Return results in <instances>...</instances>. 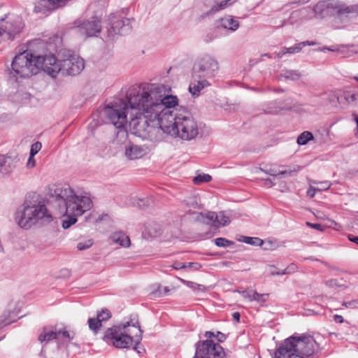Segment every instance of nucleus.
<instances>
[{"instance_id": "4", "label": "nucleus", "mask_w": 358, "mask_h": 358, "mask_svg": "<svg viewBox=\"0 0 358 358\" xmlns=\"http://www.w3.org/2000/svg\"><path fill=\"white\" fill-rule=\"evenodd\" d=\"M318 345L313 336H292L275 352V358H315Z\"/></svg>"}, {"instance_id": "49", "label": "nucleus", "mask_w": 358, "mask_h": 358, "mask_svg": "<svg viewBox=\"0 0 358 358\" xmlns=\"http://www.w3.org/2000/svg\"><path fill=\"white\" fill-rule=\"evenodd\" d=\"M307 224L310 226V227L315 229L319 231H323L324 230V226L321 224H313L310 222H307Z\"/></svg>"}, {"instance_id": "43", "label": "nucleus", "mask_w": 358, "mask_h": 358, "mask_svg": "<svg viewBox=\"0 0 358 358\" xmlns=\"http://www.w3.org/2000/svg\"><path fill=\"white\" fill-rule=\"evenodd\" d=\"M253 290H243V291H238V292L241 294V296L248 300L249 301H252V292Z\"/></svg>"}, {"instance_id": "62", "label": "nucleus", "mask_w": 358, "mask_h": 358, "mask_svg": "<svg viewBox=\"0 0 358 358\" xmlns=\"http://www.w3.org/2000/svg\"><path fill=\"white\" fill-rule=\"evenodd\" d=\"M4 31H5V30L3 29L2 28H1V29H0V34H2V32H4Z\"/></svg>"}, {"instance_id": "7", "label": "nucleus", "mask_w": 358, "mask_h": 358, "mask_svg": "<svg viewBox=\"0 0 358 358\" xmlns=\"http://www.w3.org/2000/svg\"><path fill=\"white\" fill-rule=\"evenodd\" d=\"M143 331L141 329L138 322H127L119 326L108 328L103 337V340L108 344L113 345L117 348H127L134 342L136 345L142 340Z\"/></svg>"}, {"instance_id": "8", "label": "nucleus", "mask_w": 358, "mask_h": 358, "mask_svg": "<svg viewBox=\"0 0 358 358\" xmlns=\"http://www.w3.org/2000/svg\"><path fill=\"white\" fill-rule=\"evenodd\" d=\"M144 84L134 85L129 89L127 93V103L121 99H115L104 108V115L116 128L124 129L127 123H129V127H130L131 119L135 118L140 113L141 111L138 109L131 108L129 101V93L134 87L141 86ZM129 129L135 134L133 129L131 127Z\"/></svg>"}, {"instance_id": "44", "label": "nucleus", "mask_w": 358, "mask_h": 358, "mask_svg": "<svg viewBox=\"0 0 358 358\" xmlns=\"http://www.w3.org/2000/svg\"><path fill=\"white\" fill-rule=\"evenodd\" d=\"M346 308H358V300H352L343 303Z\"/></svg>"}, {"instance_id": "25", "label": "nucleus", "mask_w": 358, "mask_h": 358, "mask_svg": "<svg viewBox=\"0 0 358 358\" xmlns=\"http://www.w3.org/2000/svg\"><path fill=\"white\" fill-rule=\"evenodd\" d=\"M217 213L212 211H208L206 213H199L196 214V220L198 221H204V219H207L208 222H207V224H210L213 222V225L215 226L216 219H217Z\"/></svg>"}, {"instance_id": "59", "label": "nucleus", "mask_w": 358, "mask_h": 358, "mask_svg": "<svg viewBox=\"0 0 358 358\" xmlns=\"http://www.w3.org/2000/svg\"><path fill=\"white\" fill-rule=\"evenodd\" d=\"M22 28V23L20 22L17 28L14 29L12 31L14 33H17L20 31V29Z\"/></svg>"}, {"instance_id": "52", "label": "nucleus", "mask_w": 358, "mask_h": 358, "mask_svg": "<svg viewBox=\"0 0 358 358\" xmlns=\"http://www.w3.org/2000/svg\"><path fill=\"white\" fill-rule=\"evenodd\" d=\"M187 268H192L194 270H199L201 266L199 263L197 262H189L187 264Z\"/></svg>"}, {"instance_id": "11", "label": "nucleus", "mask_w": 358, "mask_h": 358, "mask_svg": "<svg viewBox=\"0 0 358 358\" xmlns=\"http://www.w3.org/2000/svg\"><path fill=\"white\" fill-rule=\"evenodd\" d=\"M224 356L223 348L207 339L197 343L194 358H222Z\"/></svg>"}, {"instance_id": "14", "label": "nucleus", "mask_w": 358, "mask_h": 358, "mask_svg": "<svg viewBox=\"0 0 358 358\" xmlns=\"http://www.w3.org/2000/svg\"><path fill=\"white\" fill-rule=\"evenodd\" d=\"M18 310L15 308V303L10 302L6 311L0 316V327L8 325L15 321L17 317Z\"/></svg>"}, {"instance_id": "34", "label": "nucleus", "mask_w": 358, "mask_h": 358, "mask_svg": "<svg viewBox=\"0 0 358 358\" xmlns=\"http://www.w3.org/2000/svg\"><path fill=\"white\" fill-rule=\"evenodd\" d=\"M146 231L148 235L151 237H157L161 234L160 227L156 224H150L146 227Z\"/></svg>"}, {"instance_id": "40", "label": "nucleus", "mask_w": 358, "mask_h": 358, "mask_svg": "<svg viewBox=\"0 0 358 358\" xmlns=\"http://www.w3.org/2000/svg\"><path fill=\"white\" fill-rule=\"evenodd\" d=\"M212 179V177L209 174L199 175L194 178L193 181L194 184H200L203 182H209Z\"/></svg>"}, {"instance_id": "56", "label": "nucleus", "mask_w": 358, "mask_h": 358, "mask_svg": "<svg viewBox=\"0 0 358 358\" xmlns=\"http://www.w3.org/2000/svg\"><path fill=\"white\" fill-rule=\"evenodd\" d=\"M348 238L350 241L355 243L358 245V236H355L353 235H349Z\"/></svg>"}, {"instance_id": "16", "label": "nucleus", "mask_w": 358, "mask_h": 358, "mask_svg": "<svg viewBox=\"0 0 358 358\" xmlns=\"http://www.w3.org/2000/svg\"><path fill=\"white\" fill-rule=\"evenodd\" d=\"M317 43L314 41H303L297 44H295L294 46H292L290 48H283L282 50L278 53H274L273 57H271V58H281L282 56L285 54H294L296 52H299L303 47L306 45H315Z\"/></svg>"}, {"instance_id": "21", "label": "nucleus", "mask_w": 358, "mask_h": 358, "mask_svg": "<svg viewBox=\"0 0 358 358\" xmlns=\"http://www.w3.org/2000/svg\"><path fill=\"white\" fill-rule=\"evenodd\" d=\"M144 154V150L141 147L136 145H131L125 148V155L131 160L141 158Z\"/></svg>"}, {"instance_id": "24", "label": "nucleus", "mask_w": 358, "mask_h": 358, "mask_svg": "<svg viewBox=\"0 0 358 358\" xmlns=\"http://www.w3.org/2000/svg\"><path fill=\"white\" fill-rule=\"evenodd\" d=\"M338 9L340 13H356L358 14V4L346 6L344 3H336L334 4Z\"/></svg>"}, {"instance_id": "20", "label": "nucleus", "mask_w": 358, "mask_h": 358, "mask_svg": "<svg viewBox=\"0 0 358 358\" xmlns=\"http://www.w3.org/2000/svg\"><path fill=\"white\" fill-rule=\"evenodd\" d=\"M110 240L113 243H116L120 246L127 248L130 245V239L122 231H116L110 236Z\"/></svg>"}, {"instance_id": "29", "label": "nucleus", "mask_w": 358, "mask_h": 358, "mask_svg": "<svg viewBox=\"0 0 358 358\" xmlns=\"http://www.w3.org/2000/svg\"><path fill=\"white\" fill-rule=\"evenodd\" d=\"M215 227L226 226L230 223L229 217L227 216L224 212H219L217 215Z\"/></svg>"}, {"instance_id": "1", "label": "nucleus", "mask_w": 358, "mask_h": 358, "mask_svg": "<svg viewBox=\"0 0 358 358\" xmlns=\"http://www.w3.org/2000/svg\"><path fill=\"white\" fill-rule=\"evenodd\" d=\"M129 101L140 113L131 119L130 127L136 136L151 138L162 131L182 141L195 139L201 125L189 111L178 107L176 96L166 95L162 85L144 84L130 90Z\"/></svg>"}, {"instance_id": "2", "label": "nucleus", "mask_w": 358, "mask_h": 358, "mask_svg": "<svg viewBox=\"0 0 358 358\" xmlns=\"http://www.w3.org/2000/svg\"><path fill=\"white\" fill-rule=\"evenodd\" d=\"M61 213H64L66 219L62 221L64 229L69 228L77 221L76 217L82 215L92 206V201L89 196H77L68 185L57 186L52 194Z\"/></svg>"}, {"instance_id": "9", "label": "nucleus", "mask_w": 358, "mask_h": 358, "mask_svg": "<svg viewBox=\"0 0 358 358\" xmlns=\"http://www.w3.org/2000/svg\"><path fill=\"white\" fill-rule=\"evenodd\" d=\"M45 57H34L31 52L24 51L16 55L12 62V71L14 76L29 78L36 74L40 68L45 71Z\"/></svg>"}, {"instance_id": "41", "label": "nucleus", "mask_w": 358, "mask_h": 358, "mask_svg": "<svg viewBox=\"0 0 358 358\" xmlns=\"http://www.w3.org/2000/svg\"><path fill=\"white\" fill-rule=\"evenodd\" d=\"M93 245V241L89 239L85 242H80L77 244V249L78 250H85L90 248Z\"/></svg>"}, {"instance_id": "6", "label": "nucleus", "mask_w": 358, "mask_h": 358, "mask_svg": "<svg viewBox=\"0 0 358 358\" xmlns=\"http://www.w3.org/2000/svg\"><path fill=\"white\" fill-rule=\"evenodd\" d=\"M60 58L54 55H46L45 72L55 78L58 73L63 76H76L84 69V60L70 50H63L59 53Z\"/></svg>"}, {"instance_id": "32", "label": "nucleus", "mask_w": 358, "mask_h": 358, "mask_svg": "<svg viewBox=\"0 0 358 358\" xmlns=\"http://www.w3.org/2000/svg\"><path fill=\"white\" fill-rule=\"evenodd\" d=\"M298 266L295 264H290L285 269L282 270L280 272H272V275H288L296 272Z\"/></svg>"}, {"instance_id": "64", "label": "nucleus", "mask_w": 358, "mask_h": 358, "mask_svg": "<svg viewBox=\"0 0 358 358\" xmlns=\"http://www.w3.org/2000/svg\"><path fill=\"white\" fill-rule=\"evenodd\" d=\"M264 56L269 57L268 54H264Z\"/></svg>"}, {"instance_id": "47", "label": "nucleus", "mask_w": 358, "mask_h": 358, "mask_svg": "<svg viewBox=\"0 0 358 358\" xmlns=\"http://www.w3.org/2000/svg\"><path fill=\"white\" fill-rule=\"evenodd\" d=\"M187 205L189 206H192L194 208H196L199 206V202L196 197H192L187 201Z\"/></svg>"}, {"instance_id": "51", "label": "nucleus", "mask_w": 358, "mask_h": 358, "mask_svg": "<svg viewBox=\"0 0 358 358\" xmlns=\"http://www.w3.org/2000/svg\"><path fill=\"white\" fill-rule=\"evenodd\" d=\"M316 191H317V187L310 185V188L307 191V194L310 196V197L313 198L315 196Z\"/></svg>"}, {"instance_id": "39", "label": "nucleus", "mask_w": 358, "mask_h": 358, "mask_svg": "<svg viewBox=\"0 0 358 358\" xmlns=\"http://www.w3.org/2000/svg\"><path fill=\"white\" fill-rule=\"evenodd\" d=\"M268 174L271 176H278V175H282V176H291L293 171L291 170H282L277 171L276 170L273 169H270L269 170H267L266 171Z\"/></svg>"}, {"instance_id": "42", "label": "nucleus", "mask_w": 358, "mask_h": 358, "mask_svg": "<svg viewBox=\"0 0 358 358\" xmlns=\"http://www.w3.org/2000/svg\"><path fill=\"white\" fill-rule=\"evenodd\" d=\"M41 148L42 145L40 142L34 143V144L31 145L30 155L35 156L39 152Z\"/></svg>"}, {"instance_id": "19", "label": "nucleus", "mask_w": 358, "mask_h": 358, "mask_svg": "<svg viewBox=\"0 0 358 358\" xmlns=\"http://www.w3.org/2000/svg\"><path fill=\"white\" fill-rule=\"evenodd\" d=\"M336 3H342L341 2L338 1H334V0H331V1H329L328 2L324 1H320L314 6L313 10L314 13H315V15H322L325 12L327 8L330 7V8L336 10L338 14L342 15L343 13H340L338 12V9L334 6V4H335Z\"/></svg>"}, {"instance_id": "30", "label": "nucleus", "mask_w": 358, "mask_h": 358, "mask_svg": "<svg viewBox=\"0 0 358 358\" xmlns=\"http://www.w3.org/2000/svg\"><path fill=\"white\" fill-rule=\"evenodd\" d=\"M239 241L250 244L251 245L260 246L263 244V241L256 237L241 236Z\"/></svg>"}, {"instance_id": "23", "label": "nucleus", "mask_w": 358, "mask_h": 358, "mask_svg": "<svg viewBox=\"0 0 358 358\" xmlns=\"http://www.w3.org/2000/svg\"><path fill=\"white\" fill-rule=\"evenodd\" d=\"M68 0H41L40 5L48 10H55L64 6Z\"/></svg>"}, {"instance_id": "55", "label": "nucleus", "mask_w": 358, "mask_h": 358, "mask_svg": "<svg viewBox=\"0 0 358 358\" xmlns=\"http://www.w3.org/2000/svg\"><path fill=\"white\" fill-rule=\"evenodd\" d=\"M240 313H238V312H234L232 313V317L233 319L236 322H239L240 321Z\"/></svg>"}, {"instance_id": "37", "label": "nucleus", "mask_w": 358, "mask_h": 358, "mask_svg": "<svg viewBox=\"0 0 358 358\" xmlns=\"http://www.w3.org/2000/svg\"><path fill=\"white\" fill-rule=\"evenodd\" d=\"M312 184L317 185V191H324L328 189L331 187V182L325 180V181H316V180H312Z\"/></svg>"}, {"instance_id": "17", "label": "nucleus", "mask_w": 358, "mask_h": 358, "mask_svg": "<svg viewBox=\"0 0 358 358\" xmlns=\"http://www.w3.org/2000/svg\"><path fill=\"white\" fill-rule=\"evenodd\" d=\"M240 26L239 22L231 15H225L217 22V27L230 31H235Z\"/></svg>"}, {"instance_id": "50", "label": "nucleus", "mask_w": 358, "mask_h": 358, "mask_svg": "<svg viewBox=\"0 0 358 358\" xmlns=\"http://www.w3.org/2000/svg\"><path fill=\"white\" fill-rule=\"evenodd\" d=\"M325 285L329 287H334L338 286L337 280L335 279H331L325 281Z\"/></svg>"}, {"instance_id": "22", "label": "nucleus", "mask_w": 358, "mask_h": 358, "mask_svg": "<svg viewBox=\"0 0 358 358\" xmlns=\"http://www.w3.org/2000/svg\"><path fill=\"white\" fill-rule=\"evenodd\" d=\"M38 341L49 342L54 339H57V331L54 330L52 327H44L38 336Z\"/></svg>"}, {"instance_id": "12", "label": "nucleus", "mask_w": 358, "mask_h": 358, "mask_svg": "<svg viewBox=\"0 0 358 358\" xmlns=\"http://www.w3.org/2000/svg\"><path fill=\"white\" fill-rule=\"evenodd\" d=\"M75 25L78 31L86 37L96 36L101 31V20L96 16L84 21L77 20Z\"/></svg>"}, {"instance_id": "38", "label": "nucleus", "mask_w": 358, "mask_h": 358, "mask_svg": "<svg viewBox=\"0 0 358 358\" xmlns=\"http://www.w3.org/2000/svg\"><path fill=\"white\" fill-rule=\"evenodd\" d=\"M268 296V294H259L256 291H254L252 292V301L264 303L267 301Z\"/></svg>"}, {"instance_id": "63", "label": "nucleus", "mask_w": 358, "mask_h": 358, "mask_svg": "<svg viewBox=\"0 0 358 358\" xmlns=\"http://www.w3.org/2000/svg\"><path fill=\"white\" fill-rule=\"evenodd\" d=\"M354 79L358 82V76L354 77Z\"/></svg>"}, {"instance_id": "48", "label": "nucleus", "mask_w": 358, "mask_h": 358, "mask_svg": "<svg viewBox=\"0 0 358 358\" xmlns=\"http://www.w3.org/2000/svg\"><path fill=\"white\" fill-rule=\"evenodd\" d=\"M215 337L217 338V341L220 343L224 342L227 338L226 335L220 331H217L216 334H215Z\"/></svg>"}, {"instance_id": "28", "label": "nucleus", "mask_w": 358, "mask_h": 358, "mask_svg": "<svg viewBox=\"0 0 358 358\" xmlns=\"http://www.w3.org/2000/svg\"><path fill=\"white\" fill-rule=\"evenodd\" d=\"M170 292V289L167 287H162L160 285H157L156 288L153 289L150 292V296L154 298H159L166 296Z\"/></svg>"}, {"instance_id": "10", "label": "nucleus", "mask_w": 358, "mask_h": 358, "mask_svg": "<svg viewBox=\"0 0 358 358\" xmlns=\"http://www.w3.org/2000/svg\"><path fill=\"white\" fill-rule=\"evenodd\" d=\"M108 26L106 27L108 40L113 39L115 36L117 34H126L130 32L132 28L129 18L115 15L109 16Z\"/></svg>"}, {"instance_id": "3", "label": "nucleus", "mask_w": 358, "mask_h": 358, "mask_svg": "<svg viewBox=\"0 0 358 358\" xmlns=\"http://www.w3.org/2000/svg\"><path fill=\"white\" fill-rule=\"evenodd\" d=\"M14 219L17 226L24 230H29L35 226H46L55 221L38 195L27 197L16 210Z\"/></svg>"}, {"instance_id": "57", "label": "nucleus", "mask_w": 358, "mask_h": 358, "mask_svg": "<svg viewBox=\"0 0 358 358\" xmlns=\"http://www.w3.org/2000/svg\"><path fill=\"white\" fill-rule=\"evenodd\" d=\"M205 336L208 338H210L215 336V334L212 331H206Z\"/></svg>"}, {"instance_id": "45", "label": "nucleus", "mask_w": 358, "mask_h": 358, "mask_svg": "<svg viewBox=\"0 0 358 358\" xmlns=\"http://www.w3.org/2000/svg\"><path fill=\"white\" fill-rule=\"evenodd\" d=\"M60 335H62V336L63 338H66L69 341H70L71 339V337L70 336V334L66 330L57 331V338H59Z\"/></svg>"}, {"instance_id": "26", "label": "nucleus", "mask_w": 358, "mask_h": 358, "mask_svg": "<svg viewBox=\"0 0 358 358\" xmlns=\"http://www.w3.org/2000/svg\"><path fill=\"white\" fill-rule=\"evenodd\" d=\"M284 110V108L281 106L280 103L278 101L269 102L266 108H264L265 113L268 114H278L280 111Z\"/></svg>"}, {"instance_id": "46", "label": "nucleus", "mask_w": 358, "mask_h": 358, "mask_svg": "<svg viewBox=\"0 0 358 358\" xmlns=\"http://www.w3.org/2000/svg\"><path fill=\"white\" fill-rule=\"evenodd\" d=\"M36 166V161L34 159V155H29V157L27 160V166L29 169L34 168Z\"/></svg>"}, {"instance_id": "53", "label": "nucleus", "mask_w": 358, "mask_h": 358, "mask_svg": "<svg viewBox=\"0 0 358 358\" xmlns=\"http://www.w3.org/2000/svg\"><path fill=\"white\" fill-rule=\"evenodd\" d=\"M173 266L176 269H182L187 268V264L180 262H176Z\"/></svg>"}, {"instance_id": "15", "label": "nucleus", "mask_w": 358, "mask_h": 358, "mask_svg": "<svg viewBox=\"0 0 358 358\" xmlns=\"http://www.w3.org/2000/svg\"><path fill=\"white\" fill-rule=\"evenodd\" d=\"M15 168V161L11 157L0 155V178L10 175Z\"/></svg>"}, {"instance_id": "5", "label": "nucleus", "mask_w": 358, "mask_h": 358, "mask_svg": "<svg viewBox=\"0 0 358 358\" xmlns=\"http://www.w3.org/2000/svg\"><path fill=\"white\" fill-rule=\"evenodd\" d=\"M218 71L219 63L214 57L208 54L199 57L193 66L189 92L193 96H199L202 90L210 85L209 80L213 78Z\"/></svg>"}, {"instance_id": "58", "label": "nucleus", "mask_w": 358, "mask_h": 358, "mask_svg": "<svg viewBox=\"0 0 358 358\" xmlns=\"http://www.w3.org/2000/svg\"><path fill=\"white\" fill-rule=\"evenodd\" d=\"M353 117H354V120L355 121V122L357 124V131L356 133V136H357V138H358V115H354Z\"/></svg>"}, {"instance_id": "61", "label": "nucleus", "mask_w": 358, "mask_h": 358, "mask_svg": "<svg viewBox=\"0 0 358 358\" xmlns=\"http://www.w3.org/2000/svg\"><path fill=\"white\" fill-rule=\"evenodd\" d=\"M309 1L310 0H299V3L301 4H304V3H308Z\"/></svg>"}, {"instance_id": "60", "label": "nucleus", "mask_w": 358, "mask_h": 358, "mask_svg": "<svg viewBox=\"0 0 358 358\" xmlns=\"http://www.w3.org/2000/svg\"><path fill=\"white\" fill-rule=\"evenodd\" d=\"M281 271H279L278 272H280ZM272 272H277L276 268L274 266H271V275H272Z\"/></svg>"}, {"instance_id": "33", "label": "nucleus", "mask_w": 358, "mask_h": 358, "mask_svg": "<svg viewBox=\"0 0 358 358\" xmlns=\"http://www.w3.org/2000/svg\"><path fill=\"white\" fill-rule=\"evenodd\" d=\"M87 322L90 329L92 331L94 334H97V332L101 327V324L100 323V321L96 318L92 317L89 318Z\"/></svg>"}, {"instance_id": "36", "label": "nucleus", "mask_w": 358, "mask_h": 358, "mask_svg": "<svg viewBox=\"0 0 358 358\" xmlns=\"http://www.w3.org/2000/svg\"><path fill=\"white\" fill-rule=\"evenodd\" d=\"M215 244L218 247L227 248L234 245V242L225 238H217L214 240Z\"/></svg>"}, {"instance_id": "18", "label": "nucleus", "mask_w": 358, "mask_h": 358, "mask_svg": "<svg viewBox=\"0 0 358 358\" xmlns=\"http://www.w3.org/2000/svg\"><path fill=\"white\" fill-rule=\"evenodd\" d=\"M238 0H223L220 2H215L213 6L206 13L205 16H213L217 12L231 6Z\"/></svg>"}, {"instance_id": "35", "label": "nucleus", "mask_w": 358, "mask_h": 358, "mask_svg": "<svg viewBox=\"0 0 358 358\" xmlns=\"http://www.w3.org/2000/svg\"><path fill=\"white\" fill-rule=\"evenodd\" d=\"M111 317L110 312L108 309H102L101 311L97 312L96 319L102 322L106 321Z\"/></svg>"}, {"instance_id": "27", "label": "nucleus", "mask_w": 358, "mask_h": 358, "mask_svg": "<svg viewBox=\"0 0 358 358\" xmlns=\"http://www.w3.org/2000/svg\"><path fill=\"white\" fill-rule=\"evenodd\" d=\"M280 76L286 80L296 81L301 78V75L297 70H286L280 75Z\"/></svg>"}, {"instance_id": "13", "label": "nucleus", "mask_w": 358, "mask_h": 358, "mask_svg": "<svg viewBox=\"0 0 358 358\" xmlns=\"http://www.w3.org/2000/svg\"><path fill=\"white\" fill-rule=\"evenodd\" d=\"M338 103L345 108L358 106V92L352 90L340 91L336 94Z\"/></svg>"}, {"instance_id": "54", "label": "nucleus", "mask_w": 358, "mask_h": 358, "mask_svg": "<svg viewBox=\"0 0 358 358\" xmlns=\"http://www.w3.org/2000/svg\"><path fill=\"white\" fill-rule=\"evenodd\" d=\"M334 320L337 323H342L344 321L343 316L339 315H335L334 316Z\"/></svg>"}, {"instance_id": "31", "label": "nucleus", "mask_w": 358, "mask_h": 358, "mask_svg": "<svg viewBox=\"0 0 358 358\" xmlns=\"http://www.w3.org/2000/svg\"><path fill=\"white\" fill-rule=\"evenodd\" d=\"M313 138V136L310 131H303L297 138V143L299 145H306L310 140Z\"/></svg>"}]
</instances>
